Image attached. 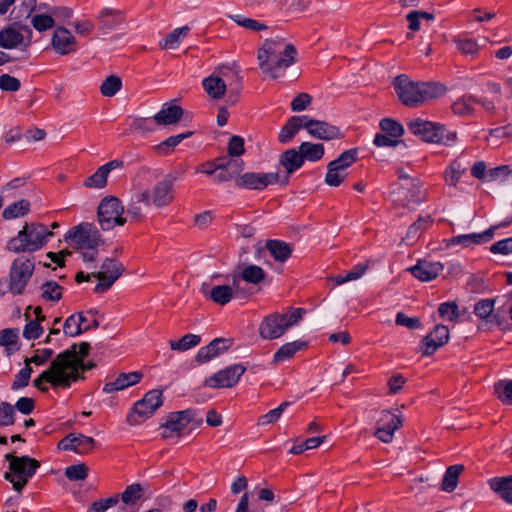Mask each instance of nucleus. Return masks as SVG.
Segmentation results:
<instances>
[{"label": "nucleus", "mask_w": 512, "mask_h": 512, "mask_svg": "<svg viewBox=\"0 0 512 512\" xmlns=\"http://www.w3.org/2000/svg\"><path fill=\"white\" fill-rule=\"evenodd\" d=\"M53 236L48 227L42 223H26L16 236L12 237L6 249L12 253H33L42 249Z\"/></svg>", "instance_id": "6"}, {"label": "nucleus", "mask_w": 512, "mask_h": 512, "mask_svg": "<svg viewBox=\"0 0 512 512\" xmlns=\"http://www.w3.org/2000/svg\"><path fill=\"white\" fill-rule=\"evenodd\" d=\"M304 313L302 308L289 307L265 316L258 327L260 337L268 341L281 338L288 330L299 325Z\"/></svg>", "instance_id": "5"}, {"label": "nucleus", "mask_w": 512, "mask_h": 512, "mask_svg": "<svg viewBox=\"0 0 512 512\" xmlns=\"http://www.w3.org/2000/svg\"><path fill=\"white\" fill-rule=\"evenodd\" d=\"M264 276L265 274L262 268L256 265H248L241 272L242 279L253 284L261 282L264 279Z\"/></svg>", "instance_id": "54"}, {"label": "nucleus", "mask_w": 512, "mask_h": 512, "mask_svg": "<svg viewBox=\"0 0 512 512\" xmlns=\"http://www.w3.org/2000/svg\"><path fill=\"white\" fill-rule=\"evenodd\" d=\"M122 87V81L119 77L108 76L100 86V92L105 97H113Z\"/></svg>", "instance_id": "50"}, {"label": "nucleus", "mask_w": 512, "mask_h": 512, "mask_svg": "<svg viewBox=\"0 0 512 512\" xmlns=\"http://www.w3.org/2000/svg\"><path fill=\"white\" fill-rule=\"evenodd\" d=\"M390 197L394 204L412 209L424 199L422 183L400 171L398 181L391 186Z\"/></svg>", "instance_id": "8"}, {"label": "nucleus", "mask_w": 512, "mask_h": 512, "mask_svg": "<svg viewBox=\"0 0 512 512\" xmlns=\"http://www.w3.org/2000/svg\"><path fill=\"white\" fill-rule=\"evenodd\" d=\"M457 49L464 55H474L478 52V44L470 38H455Z\"/></svg>", "instance_id": "60"}, {"label": "nucleus", "mask_w": 512, "mask_h": 512, "mask_svg": "<svg viewBox=\"0 0 512 512\" xmlns=\"http://www.w3.org/2000/svg\"><path fill=\"white\" fill-rule=\"evenodd\" d=\"M89 348L90 345L87 342H81L58 354L49 367L34 379V387L40 391H47V384L54 388H69L81 379L83 373L89 368L84 363Z\"/></svg>", "instance_id": "1"}, {"label": "nucleus", "mask_w": 512, "mask_h": 512, "mask_svg": "<svg viewBox=\"0 0 512 512\" xmlns=\"http://www.w3.org/2000/svg\"><path fill=\"white\" fill-rule=\"evenodd\" d=\"M55 15V8L45 7V9L42 10L41 6L34 7L30 15V24L38 32L42 33L48 31L55 26Z\"/></svg>", "instance_id": "25"}, {"label": "nucleus", "mask_w": 512, "mask_h": 512, "mask_svg": "<svg viewBox=\"0 0 512 512\" xmlns=\"http://www.w3.org/2000/svg\"><path fill=\"white\" fill-rule=\"evenodd\" d=\"M88 471H89V468L84 463H80V464L68 466L65 469V476L70 481H82L87 478Z\"/></svg>", "instance_id": "55"}, {"label": "nucleus", "mask_w": 512, "mask_h": 512, "mask_svg": "<svg viewBox=\"0 0 512 512\" xmlns=\"http://www.w3.org/2000/svg\"><path fill=\"white\" fill-rule=\"evenodd\" d=\"M303 161L317 162L324 156V146L321 143L302 142L299 145Z\"/></svg>", "instance_id": "36"}, {"label": "nucleus", "mask_w": 512, "mask_h": 512, "mask_svg": "<svg viewBox=\"0 0 512 512\" xmlns=\"http://www.w3.org/2000/svg\"><path fill=\"white\" fill-rule=\"evenodd\" d=\"M119 501L118 495H114L108 498H103L98 501L93 502L87 512H105L109 508L115 506Z\"/></svg>", "instance_id": "58"}, {"label": "nucleus", "mask_w": 512, "mask_h": 512, "mask_svg": "<svg viewBox=\"0 0 512 512\" xmlns=\"http://www.w3.org/2000/svg\"><path fill=\"white\" fill-rule=\"evenodd\" d=\"M142 488L139 484H131L125 488L121 495L123 503L127 506H133L140 499Z\"/></svg>", "instance_id": "53"}, {"label": "nucleus", "mask_w": 512, "mask_h": 512, "mask_svg": "<svg viewBox=\"0 0 512 512\" xmlns=\"http://www.w3.org/2000/svg\"><path fill=\"white\" fill-rule=\"evenodd\" d=\"M14 407L8 402L0 403V426L6 427L14 423Z\"/></svg>", "instance_id": "61"}, {"label": "nucleus", "mask_w": 512, "mask_h": 512, "mask_svg": "<svg viewBox=\"0 0 512 512\" xmlns=\"http://www.w3.org/2000/svg\"><path fill=\"white\" fill-rule=\"evenodd\" d=\"M305 346L306 342L300 340L285 343L274 353L273 361L275 363L285 362L291 359L298 351L303 349Z\"/></svg>", "instance_id": "34"}, {"label": "nucleus", "mask_w": 512, "mask_h": 512, "mask_svg": "<svg viewBox=\"0 0 512 512\" xmlns=\"http://www.w3.org/2000/svg\"><path fill=\"white\" fill-rule=\"evenodd\" d=\"M296 48L284 38L266 39L257 51L258 66L270 79L284 76L285 71L294 64Z\"/></svg>", "instance_id": "2"}, {"label": "nucleus", "mask_w": 512, "mask_h": 512, "mask_svg": "<svg viewBox=\"0 0 512 512\" xmlns=\"http://www.w3.org/2000/svg\"><path fill=\"white\" fill-rule=\"evenodd\" d=\"M123 272L122 264L114 258H106L97 272H93L92 276L98 280L95 286L97 293L107 291L113 283L121 276Z\"/></svg>", "instance_id": "16"}, {"label": "nucleus", "mask_w": 512, "mask_h": 512, "mask_svg": "<svg viewBox=\"0 0 512 512\" xmlns=\"http://www.w3.org/2000/svg\"><path fill=\"white\" fill-rule=\"evenodd\" d=\"M358 157V150L357 149H349L344 151L340 154V156L331 161L330 163L333 166H336L337 168H340L344 170L345 172H348V168L356 162Z\"/></svg>", "instance_id": "47"}, {"label": "nucleus", "mask_w": 512, "mask_h": 512, "mask_svg": "<svg viewBox=\"0 0 512 512\" xmlns=\"http://www.w3.org/2000/svg\"><path fill=\"white\" fill-rule=\"evenodd\" d=\"M469 160L465 158H456L450 163V185L455 186L463 175L466 174Z\"/></svg>", "instance_id": "41"}, {"label": "nucleus", "mask_w": 512, "mask_h": 512, "mask_svg": "<svg viewBox=\"0 0 512 512\" xmlns=\"http://www.w3.org/2000/svg\"><path fill=\"white\" fill-rule=\"evenodd\" d=\"M230 346L231 341L229 339L216 338L213 341H211L208 345L201 347L198 350L196 354V360L199 363L208 362L211 359L227 351Z\"/></svg>", "instance_id": "28"}, {"label": "nucleus", "mask_w": 512, "mask_h": 512, "mask_svg": "<svg viewBox=\"0 0 512 512\" xmlns=\"http://www.w3.org/2000/svg\"><path fill=\"white\" fill-rule=\"evenodd\" d=\"M231 19L237 25H239V26H241L243 28L252 30V31H262V30H266L267 29V26L264 23H262L260 21H257L255 19H251V18L245 17V16L240 15V14L232 15Z\"/></svg>", "instance_id": "52"}, {"label": "nucleus", "mask_w": 512, "mask_h": 512, "mask_svg": "<svg viewBox=\"0 0 512 512\" xmlns=\"http://www.w3.org/2000/svg\"><path fill=\"white\" fill-rule=\"evenodd\" d=\"M50 46L60 56L73 54L78 49L75 36L69 29L63 26L56 27L52 32Z\"/></svg>", "instance_id": "19"}, {"label": "nucleus", "mask_w": 512, "mask_h": 512, "mask_svg": "<svg viewBox=\"0 0 512 512\" xmlns=\"http://www.w3.org/2000/svg\"><path fill=\"white\" fill-rule=\"evenodd\" d=\"M143 377V374L139 371H133L128 373H120L115 378L109 380L103 386L104 393H114L122 391L131 386L138 384Z\"/></svg>", "instance_id": "26"}, {"label": "nucleus", "mask_w": 512, "mask_h": 512, "mask_svg": "<svg viewBox=\"0 0 512 512\" xmlns=\"http://www.w3.org/2000/svg\"><path fill=\"white\" fill-rule=\"evenodd\" d=\"M379 127L383 131V134L391 136L397 140H400L405 132L403 125L392 118L382 119L379 122Z\"/></svg>", "instance_id": "39"}, {"label": "nucleus", "mask_w": 512, "mask_h": 512, "mask_svg": "<svg viewBox=\"0 0 512 512\" xmlns=\"http://www.w3.org/2000/svg\"><path fill=\"white\" fill-rule=\"evenodd\" d=\"M246 368L241 364H234L220 370L205 380V386L217 388H229L234 386L244 374Z\"/></svg>", "instance_id": "18"}, {"label": "nucleus", "mask_w": 512, "mask_h": 512, "mask_svg": "<svg viewBox=\"0 0 512 512\" xmlns=\"http://www.w3.org/2000/svg\"><path fill=\"white\" fill-rule=\"evenodd\" d=\"M233 77H237V73L232 68L221 66L202 80L203 89L210 98L220 99L225 95L227 84Z\"/></svg>", "instance_id": "13"}, {"label": "nucleus", "mask_w": 512, "mask_h": 512, "mask_svg": "<svg viewBox=\"0 0 512 512\" xmlns=\"http://www.w3.org/2000/svg\"><path fill=\"white\" fill-rule=\"evenodd\" d=\"M95 445L92 437L83 434H69L58 443V449L83 455L90 453Z\"/></svg>", "instance_id": "21"}, {"label": "nucleus", "mask_w": 512, "mask_h": 512, "mask_svg": "<svg viewBox=\"0 0 512 512\" xmlns=\"http://www.w3.org/2000/svg\"><path fill=\"white\" fill-rule=\"evenodd\" d=\"M280 164L285 169L287 173V178L290 174L300 169L303 164V158L300 150L296 149H288L286 150L280 157Z\"/></svg>", "instance_id": "32"}, {"label": "nucleus", "mask_w": 512, "mask_h": 512, "mask_svg": "<svg viewBox=\"0 0 512 512\" xmlns=\"http://www.w3.org/2000/svg\"><path fill=\"white\" fill-rule=\"evenodd\" d=\"M80 314L70 315L63 324V332L69 337H76L84 332L83 326H81Z\"/></svg>", "instance_id": "44"}, {"label": "nucleus", "mask_w": 512, "mask_h": 512, "mask_svg": "<svg viewBox=\"0 0 512 512\" xmlns=\"http://www.w3.org/2000/svg\"><path fill=\"white\" fill-rule=\"evenodd\" d=\"M163 404V393L161 390L153 389L145 393L142 399L136 401L127 415V422L136 426L154 415L156 410Z\"/></svg>", "instance_id": "10"}, {"label": "nucleus", "mask_w": 512, "mask_h": 512, "mask_svg": "<svg viewBox=\"0 0 512 512\" xmlns=\"http://www.w3.org/2000/svg\"><path fill=\"white\" fill-rule=\"evenodd\" d=\"M192 135V132L187 131L184 133H180L177 135H173L168 137L166 140L161 142L158 148L166 153H168L171 149L179 145L183 140L187 139Z\"/></svg>", "instance_id": "59"}, {"label": "nucleus", "mask_w": 512, "mask_h": 512, "mask_svg": "<svg viewBox=\"0 0 512 512\" xmlns=\"http://www.w3.org/2000/svg\"><path fill=\"white\" fill-rule=\"evenodd\" d=\"M65 238L74 249L82 254L83 260L89 263L96 260L98 248L104 243L96 226L88 222H82L70 228Z\"/></svg>", "instance_id": "4"}, {"label": "nucleus", "mask_w": 512, "mask_h": 512, "mask_svg": "<svg viewBox=\"0 0 512 512\" xmlns=\"http://www.w3.org/2000/svg\"><path fill=\"white\" fill-rule=\"evenodd\" d=\"M5 457L9 461L10 467V472L5 473V479L12 483L17 492H21L28 480L35 474L39 463L28 456L18 457L7 454Z\"/></svg>", "instance_id": "9"}, {"label": "nucleus", "mask_w": 512, "mask_h": 512, "mask_svg": "<svg viewBox=\"0 0 512 512\" xmlns=\"http://www.w3.org/2000/svg\"><path fill=\"white\" fill-rule=\"evenodd\" d=\"M290 405L289 402H282L278 407L268 411L266 414L262 415L258 419V425H268L275 423L281 417L286 408Z\"/></svg>", "instance_id": "51"}, {"label": "nucleus", "mask_w": 512, "mask_h": 512, "mask_svg": "<svg viewBox=\"0 0 512 512\" xmlns=\"http://www.w3.org/2000/svg\"><path fill=\"white\" fill-rule=\"evenodd\" d=\"M53 356V350L50 348L37 349L34 354L25 359V364L28 366L39 367L44 365Z\"/></svg>", "instance_id": "49"}, {"label": "nucleus", "mask_w": 512, "mask_h": 512, "mask_svg": "<svg viewBox=\"0 0 512 512\" xmlns=\"http://www.w3.org/2000/svg\"><path fill=\"white\" fill-rule=\"evenodd\" d=\"M367 266L364 264H358L354 266L350 271L335 276L332 280L336 285H342L349 281H355L360 279L366 272Z\"/></svg>", "instance_id": "43"}, {"label": "nucleus", "mask_w": 512, "mask_h": 512, "mask_svg": "<svg viewBox=\"0 0 512 512\" xmlns=\"http://www.w3.org/2000/svg\"><path fill=\"white\" fill-rule=\"evenodd\" d=\"M191 421V413L188 410L171 413L163 425V438L178 435Z\"/></svg>", "instance_id": "27"}, {"label": "nucleus", "mask_w": 512, "mask_h": 512, "mask_svg": "<svg viewBox=\"0 0 512 512\" xmlns=\"http://www.w3.org/2000/svg\"><path fill=\"white\" fill-rule=\"evenodd\" d=\"M305 121L306 115L292 116L281 128L278 135L279 142L289 143L301 128L305 129Z\"/></svg>", "instance_id": "31"}, {"label": "nucleus", "mask_w": 512, "mask_h": 512, "mask_svg": "<svg viewBox=\"0 0 512 512\" xmlns=\"http://www.w3.org/2000/svg\"><path fill=\"white\" fill-rule=\"evenodd\" d=\"M305 130L314 138L320 140H332L341 136L339 128L327 122L314 120L306 115Z\"/></svg>", "instance_id": "22"}, {"label": "nucleus", "mask_w": 512, "mask_h": 512, "mask_svg": "<svg viewBox=\"0 0 512 512\" xmlns=\"http://www.w3.org/2000/svg\"><path fill=\"white\" fill-rule=\"evenodd\" d=\"M98 223L103 231H110L126 223L124 206L116 197L104 198L97 210Z\"/></svg>", "instance_id": "12"}, {"label": "nucleus", "mask_w": 512, "mask_h": 512, "mask_svg": "<svg viewBox=\"0 0 512 512\" xmlns=\"http://www.w3.org/2000/svg\"><path fill=\"white\" fill-rule=\"evenodd\" d=\"M265 247L269 251L270 255L279 262L286 261L292 252L290 246L280 240H269L266 242Z\"/></svg>", "instance_id": "37"}, {"label": "nucleus", "mask_w": 512, "mask_h": 512, "mask_svg": "<svg viewBox=\"0 0 512 512\" xmlns=\"http://www.w3.org/2000/svg\"><path fill=\"white\" fill-rule=\"evenodd\" d=\"M348 172L333 166L331 163L327 166V173L325 175V183L328 186L337 187L339 186L347 177Z\"/></svg>", "instance_id": "48"}, {"label": "nucleus", "mask_w": 512, "mask_h": 512, "mask_svg": "<svg viewBox=\"0 0 512 512\" xmlns=\"http://www.w3.org/2000/svg\"><path fill=\"white\" fill-rule=\"evenodd\" d=\"M33 372L34 368L25 364V366L16 374L15 380L11 385L12 390H19L26 387Z\"/></svg>", "instance_id": "56"}, {"label": "nucleus", "mask_w": 512, "mask_h": 512, "mask_svg": "<svg viewBox=\"0 0 512 512\" xmlns=\"http://www.w3.org/2000/svg\"><path fill=\"white\" fill-rule=\"evenodd\" d=\"M489 486L505 502L512 504V475L492 478L489 480Z\"/></svg>", "instance_id": "33"}, {"label": "nucleus", "mask_w": 512, "mask_h": 512, "mask_svg": "<svg viewBox=\"0 0 512 512\" xmlns=\"http://www.w3.org/2000/svg\"><path fill=\"white\" fill-rule=\"evenodd\" d=\"M77 314H80L82 318L81 326H83L84 331L98 327L100 324L97 311L88 310L85 312H78Z\"/></svg>", "instance_id": "63"}, {"label": "nucleus", "mask_w": 512, "mask_h": 512, "mask_svg": "<svg viewBox=\"0 0 512 512\" xmlns=\"http://www.w3.org/2000/svg\"><path fill=\"white\" fill-rule=\"evenodd\" d=\"M32 30L27 26H8L0 30V47L3 49H26L32 43Z\"/></svg>", "instance_id": "15"}, {"label": "nucleus", "mask_w": 512, "mask_h": 512, "mask_svg": "<svg viewBox=\"0 0 512 512\" xmlns=\"http://www.w3.org/2000/svg\"><path fill=\"white\" fill-rule=\"evenodd\" d=\"M183 115V110L180 106L173 103H164L157 112L153 120L158 125H171L177 123Z\"/></svg>", "instance_id": "30"}, {"label": "nucleus", "mask_w": 512, "mask_h": 512, "mask_svg": "<svg viewBox=\"0 0 512 512\" xmlns=\"http://www.w3.org/2000/svg\"><path fill=\"white\" fill-rule=\"evenodd\" d=\"M42 333L43 328L38 320H29L23 329V337L27 340L37 339Z\"/></svg>", "instance_id": "62"}, {"label": "nucleus", "mask_w": 512, "mask_h": 512, "mask_svg": "<svg viewBox=\"0 0 512 512\" xmlns=\"http://www.w3.org/2000/svg\"><path fill=\"white\" fill-rule=\"evenodd\" d=\"M402 425L401 415L396 412L383 411L377 422L375 436L384 443L393 440L395 431Z\"/></svg>", "instance_id": "20"}, {"label": "nucleus", "mask_w": 512, "mask_h": 512, "mask_svg": "<svg viewBox=\"0 0 512 512\" xmlns=\"http://www.w3.org/2000/svg\"><path fill=\"white\" fill-rule=\"evenodd\" d=\"M123 167L120 160H112L100 166L91 176L85 179L83 185L88 188L101 189L107 184V178L111 171Z\"/></svg>", "instance_id": "24"}, {"label": "nucleus", "mask_w": 512, "mask_h": 512, "mask_svg": "<svg viewBox=\"0 0 512 512\" xmlns=\"http://www.w3.org/2000/svg\"><path fill=\"white\" fill-rule=\"evenodd\" d=\"M35 269L32 258L19 256L15 258L9 270L8 291L13 295H21L26 289Z\"/></svg>", "instance_id": "11"}, {"label": "nucleus", "mask_w": 512, "mask_h": 512, "mask_svg": "<svg viewBox=\"0 0 512 512\" xmlns=\"http://www.w3.org/2000/svg\"><path fill=\"white\" fill-rule=\"evenodd\" d=\"M233 289L228 285H218L211 289L209 297L219 305L227 304L233 297Z\"/></svg>", "instance_id": "42"}, {"label": "nucleus", "mask_w": 512, "mask_h": 512, "mask_svg": "<svg viewBox=\"0 0 512 512\" xmlns=\"http://www.w3.org/2000/svg\"><path fill=\"white\" fill-rule=\"evenodd\" d=\"M30 210V203L25 200L16 201L8 205L2 212V216L6 220L16 219L26 215Z\"/></svg>", "instance_id": "38"}, {"label": "nucleus", "mask_w": 512, "mask_h": 512, "mask_svg": "<svg viewBox=\"0 0 512 512\" xmlns=\"http://www.w3.org/2000/svg\"><path fill=\"white\" fill-rule=\"evenodd\" d=\"M406 126L410 133L426 142L438 143L445 133V126L419 117L408 119Z\"/></svg>", "instance_id": "14"}, {"label": "nucleus", "mask_w": 512, "mask_h": 512, "mask_svg": "<svg viewBox=\"0 0 512 512\" xmlns=\"http://www.w3.org/2000/svg\"><path fill=\"white\" fill-rule=\"evenodd\" d=\"M495 391L503 403H512V380H509L504 384L501 382L497 383L495 385Z\"/></svg>", "instance_id": "64"}, {"label": "nucleus", "mask_w": 512, "mask_h": 512, "mask_svg": "<svg viewBox=\"0 0 512 512\" xmlns=\"http://www.w3.org/2000/svg\"><path fill=\"white\" fill-rule=\"evenodd\" d=\"M442 270L443 265L441 263L428 261H419L415 266L409 268L413 277L423 282L435 279Z\"/></svg>", "instance_id": "29"}, {"label": "nucleus", "mask_w": 512, "mask_h": 512, "mask_svg": "<svg viewBox=\"0 0 512 512\" xmlns=\"http://www.w3.org/2000/svg\"><path fill=\"white\" fill-rule=\"evenodd\" d=\"M393 87L400 102L410 108H417L423 103L441 97L446 93L444 84L414 81L404 74L394 79Z\"/></svg>", "instance_id": "3"}, {"label": "nucleus", "mask_w": 512, "mask_h": 512, "mask_svg": "<svg viewBox=\"0 0 512 512\" xmlns=\"http://www.w3.org/2000/svg\"><path fill=\"white\" fill-rule=\"evenodd\" d=\"M19 333L20 331L17 328H7L0 331V346L5 349L8 355L18 351Z\"/></svg>", "instance_id": "35"}, {"label": "nucleus", "mask_w": 512, "mask_h": 512, "mask_svg": "<svg viewBox=\"0 0 512 512\" xmlns=\"http://www.w3.org/2000/svg\"><path fill=\"white\" fill-rule=\"evenodd\" d=\"M448 341V327L436 325L421 342L420 350L424 356L433 354L439 347Z\"/></svg>", "instance_id": "23"}, {"label": "nucleus", "mask_w": 512, "mask_h": 512, "mask_svg": "<svg viewBox=\"0 0 512 512\" xmlns=\"http://www.w3.org/2000/svg\"><path fill=\"white\" fill-rule=\"evenodd\" d=\"M287 177L281 179L278 172L255 173L247 172L241 175L237 181L239 187L246 189L262 190L272 184H286Z\"/></svg>", "instance_id": "17"}, {"label": "nucleus", "mask_w": 512, "mask_h": 512, "mask_svg": "<svg viewBox=\"0 0 512 512\" xmlns=\"http://www.w3.org/2000/svg\"><path fill=\"white\" fill-rule=\"evenodd\" d=\"M215 169L222 171H233V174H239L243 165L241 161L226 159V158H218L214 161Z\"/></svg>", "instance_id": "57"}, {"label": "nucleus", "mask_w": 512, "mask_h": 512, "mask_svg": "<svg viewBox=\"0 0 512 512\" xmlns=\"http://www.w3.org/2000/svg\"><path fill=\"white\" fill-rule=\"evenodd\" d=\"M200 336L196 334H186L177 341H170L169 345L172 350L186 351L200 343Z\"/></svg>", "instance_id": "46"}, {"label": "nucleus", "mask_w": 512, "mask_h": 512, "mask_svg": "<svg viewBox=\"0 0 512 512\" xmlns=\"http://www.w3.org/2000/svg\"><path fill=\"white\" fill-rule=\"evenodd\" d=\"M189 28L187 26L175 28L161 42V46L166 49H176L181 41L187 36Z\"/></svg>", "instance_id": "40"}, {"label": "nucleus", "mask_w": 512, "mask_h": 512, "mask_svg": "<svg viewBox=\"0 0 512 512\" xmlns=\"http://www.w3.org/2000/svg\"><path fill=\"white\" fill-rule=\"evenodd\" d=\"M41 296L46 301L57 302L62 297V288L55 281H47L41 286Z\"/></svg>", "instance_id": "45"}, {"label": "nucleus", "mask_w": 512, "mask_h": 512, "mask_svg": "<svg viewBox=\"0 0 512 512\" xmlns=\"http://www.w3.org/2000/svg\"><path fill=\"white\" fill-rule=\"evenodd\" d=\"M173 200V182L170 179L159 181L151 190L137 189L134 191L127 212L133 217L141 216V204L144 206L164 207Z\"/></svg>", "instance_id": "7"}]
</instances>
